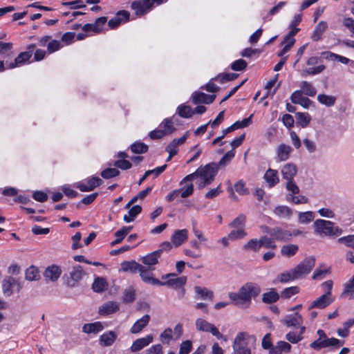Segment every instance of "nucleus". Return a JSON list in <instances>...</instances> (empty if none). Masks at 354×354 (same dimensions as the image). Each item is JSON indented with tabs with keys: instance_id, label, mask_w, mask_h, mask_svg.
I'll return each mask as SVG.
<instances>
[{
	"instance_id": "obj_34",
	"label": "nucleus",
	"mask_w": 354,
	"mask_h": 354,
	"mask_svg": "<svg viewBox=\"0 0 354 354\" xmlns=\"http://www.w3.org/2000/svg\"><path fill=\"white\" fill-rule=\"evenodd\" d=\"M107 287L108 283L102 277H97L92 284V289L95 292H102L107 289Z\"/></svg>"
},
{
	"instance_id": "obj_35",
	"label": "nucleus",
	"mask_w": 354,
	"mask_h": 354,
	"mask_svg": "<svg viewBox=\"0 0 354 354\" xmlns=\"http://www.w3.org/2000/svg\"><path fill=\"white\" fill-rule=\"evenodd\" d=\"M122 266V270L124 272H131V273H136L138 272L139 269L142 268V265L136 262L135 261H124L121 264Z\"/></svg>"
},
{
	"instance_id": "obj_28",
	"label": "nucleus",
	"mask_w": 354,
	"mask_h": 354,
	"mask_svg": "<svg viewBox=\"0 0 354 354\" xmlns=\"http://www.w3.org/2000/svg\"><path fill=\"white\" fill-rule=\"evenodd\" d=\"M30 57V52H22L15 59V61L13 62H10L8 64V68H13L19 66H21L26 62H28Z\"/></svg>"
},
{
	"instance_id": "obj_46",
	"label": "nucleus",
	"mask_w": 354,
	"mask_h": 354,
	"mask_svg": "<svg viewBox=\"0 0 354 354\" xmlns=\"http://www.w3.org/2000/svg\"><path fill=\"white\" fill-rule=\"evenodd\" d=\"M178 115L184 118H189L194 114V111L191 106L187 105H180L177 109Z\"/></svg>"
},
{
	"instance_id": "obj_21",
	"label": "nucleus",
	"mask_w": 354,
	"mask_h": 354,
	"mask_svg": "<svg viewBox=\"0 0 354 354\" xmlns=\"http://www.w3.org/2000/svg\"><path fill=\"white\" fill-rule=\"evenodd\" d=\"M282 322L288 327H297L302 324L303 318L299 313H295L293 315H286Z\"/></svg>"
},
{
	"instance_id": "obj_48",
	"label": "nucleus",
	"mask_w": 354,
	"mask_h": 354,
	"mask_svg": "<svg viewBox=\"0 0 354 354\" xmlns=\"http://www.w3.org/2000/svg\"><path fill=\"white\" fill-rule=\"evenodd\" d=\"M285 187L288 192L287 194H292V196L298 194L300 192L299 186L294 180H287Z\"/></svg>"
},
{
	"instance_id": "obj_52",
	"label": "nucleus",
	"mask_w": 354,
	"mask_h": 354,
	"mask_svg": "<svg viewBox=\"0 0 354 354\" xmlns=\"http://www.w3.org/2000/svg\"><path fill=\"white\" fill-rule=\"evenodd\" d=\"M246 217L244 214H239L234 221L229 225L231 227L243 228L245 225Z\"/></svg>"
},
{
	"instance_id": "obj_25",
	"label": "nucleus",
	"mask_w": 354,
	"mask_h": 354,
	"mask_svg": "<svg viewBox=\"0 0 354 354\" xmlns=\"http://www.w3.org/2000/svg\"><path fill=\"white\" fill-rule=\"evenodd\" d=\"M118 337V335L112 330H109L100 336L99 342L102 346H111Z\"/></svg>"
},
{
	"instance_id": "obj_1",
	"label": "nucleus",
	"mask_w": 354,
	"mask_h": 354,
	"mask_svg": "<svg viewBox=\"0 0 354 354\" xmlns=\"http://www.w3.org/2000/svg\"><path fill=\"white\" fill-rule=\"evenodd\" d=\"M261 292V288L256 283L248 282L242 286L237 292H229L228 297L236 306H250L252 298Z\"/></svg>"
},
{
	"instance_id": "obj_6",
	"label": "nucleus",
	"mask_w": 354,
	"mask_h": 354,
	"mask_svg": "<svg viewBox=\"0 0 354 354\" xmlns=\"http://www.w3.org/2000/svg\"><path fill=\"white\" fill-rule=\"evenodd\" d=\"M176 274L175 273H169L165 274L162 277V279H167L166 281L162 282L159 284V286H167L174 288H179L183 287L187 281V277L185 276L183 277H176Z\"/></svg>"
},
{
	"instance_id": "obj_38",
	"label": "nucleus",
	"mask_w": 354,
	"mask_h": 354,
	"mask_svg": "<svg viewBox=\"0 0 354 354\" xmlns=\"http://www.w3.org/2000/svg\"><path fill=\"white\" fill-rule=\"evenodd\" d=\"M296 120L298 125L305 128L309 124L311 118L308 113H297Z\"/></svg>"
},
{
	"instance_id": "obj_43",
	"label": "nucleus",
	"mask_w": 354,
	"mask_h": 354,
	"mask_svg": "<svg viewBox=\"0 0 354 354\" xmlns=\"http://www.w3.org/2000/svg\"><path fill=\"white\" fill-rule=\"evenodd\" d=\"M315 218V213L310 211L299 212L298 214V222L301 224H308Z\"/></svg>"
},
{
	"instance_id": "obj_31",
	"label": "nucleus",
	"mask_w": 354,
	"mask_h": 354,
	"mask_svg": "<svg viewBox=\"0 0 354 354\" xmlns=\"http://www.w3.org/2000/svg\"><path fill=\"white\" fill-rule=\"evenodd\" d=\"M15 285V279L12 277H6L2 281L3 293L8 297L12 294V287Z\"/></svg>"
},
{
	"instance_id": "obj_15",
	"label": "nucleus",
	"mask_w": 354,
	"mask_h": 354,
	"mask_svg": "<svg viewBox=\"0 0 354 354\" xmlns=\"http://www.w3.org/2000/svg\"><path fill=\"white\" fill-rule=\"evenodd\" d=\"M291 102L293 104H300L301 106L308 109L312 104V101L307 97H304L301 91L293 92L290 97Z\"/></svg>"
},
{
	"instance_id": "obj_24",
	"label": "nucleus",
	"mask_w": 354,
	"mask_h": 354,
	"mask_svg": "<svg viewBox=\"0 0 354 354\" xmlns=\"http://www.w3.org/2000/svg\"><path fill=\"white\" fill-rule=\"evenodd\" d=\"M129 13L126 10H120L117 13L116 17L111 19L109 21V26L112 28L118 27L122 21H127L129 18Z\"/></svg>"
},
{
	"instance_id": "obj_27",
	"label": "nucleus",
	"mask_w": 354,
	"mask_h": 354,
	"mask_svg": "<svg viewBox=\"0 0 354 354\" xmlns=\"http://www.w3.org/2000/svg\"><path fill=\"white\" fill-rule=\"evenodd\" d=\"M291 345L284 341H279L277 345L272 346L270 350V354H282V353H288L290 351Z\"/></svg>"
},
{
	"instance_id": "obj_41",
	"label": "nucleus",
	"mask_w": 354,
	"mask_h": 354,
	"mask_svg": "<svg viewBox=\"0 0 354 354\" xmlns=\"http://www.w3.org/2000/svg\"><path fill=\"white\" fill-rule=\"evenodd\" d=\"M279 299V294L274 290H271L268 292H265L262 295V301L266 304H272L278 301Z\"/></svg>"
},
{
	"instance_id": "obj_56",
	"label": "nucleus",
	"mask_w": 354,
	"mask_h": 354,
	"mask_svg": "<svg viewBox=\"0 0 354 354\" xmlns=\"http://www.w3.org/2000/svg\"><path fill=\"white\" fill-rule=\"evenodd\" d=\"M299 288L297 286H291L285 288L281 293V297L284 299L290 298L292 296L297 294Z\"/></svg>"
},
{
	"instance_id": "obj_54",
	"label": "nucleus",
	"mask_w": 354,
	"mask_h": 354,
	"mask_svg": "<svg viewBox=\"0 0 354 354\" xmlns=\"http://www.w3.org/2000/svg\"><path fill=\"white\" fill-rule=\"evenodd\" d=\"M159 127L165 132L166 135L171 133L174 130L173 122L169 118L165 119Z\"/></svg>"
},
{
	"instance_id": "obj_32",
	"label": "nucleus",
	"mask_w": 354,
	"mask_h": 354,
	"mask_svg": "<svg viewBox=\"0 0 354 354\" xmlns=\"http://www.w3.org/2000/svg\"><path fill=\"white\" fill-rule=\"evenodd\" d=\"M273 212L277 216L281 218L289 219L292 214V210L286 205L277 206Z\"/></svg>"
},
{
	"instance_id": "obj_33",
	"label": "nucleus",
	"mask_w": 354,
	"mask_h": 354,
	"mask_svg": "<svg viewBox=\"0 0 354 354\" xmlns=\"http://www.w3.org/2000/svg\"><path fill=\"white\" fill-rule=\"evenodd\" d=\"M354 274L352 278L349 279L346 283L344 285V290L342 292L341 297H349V299L354 298Z\"/></svg>"
},
{
	"instance_id": "obj_14",
	"label": "nucleus",
	"mask_w": 354,
	"mask_h": 354,
	"mask_svg": "<svg viewBox=\"0 0 354 354\" xmlns=\"http://www.w3.org/2000/svg\"><path fill=\"white\" fill-rule=\"evenodd\" d=\"M120 309V304L117 301H110L103 304L99 308V313L101 315H109L118 311Z\"/></svg>"
},
{
	"instance_id": "obj_62",
	"label": "nucleus",
	"mask_w": 354,
	"mask_h": 354,
	"mask_svg": "<svg viewBox=\"0 0 354 354\" xmlns=\"http://www.w3.org/2000/svg\"><path fill=\"white\" fill-rule=\"evenodd\" d=\"M246 66L247 62L242 59H237L231 64V68L236 71H243L246 68Z\"/></svg>"
},
{
	"instance_id": "obj_51",
	"label": "nucleus",
	"mask_w": 354,
	"mask_h": 354,
	"mask_svg": "<svg viewBox=\"0 0 354 354\" xmlns=\"http://www.w3.org/2000/svg\"><path fill=\"white\" fill-rule=\"evenodd\" d=\"M238 76L239 75L236 73H221L215 77V80L223 84L225 82L236 80Z\"/></svg>"
},
{
	"instance_id": "obj_57",
	"label": "nucleus",
	"mask_w": 354,
	"mask_h": 354,
	"mask_svg": "<svg viewBox=\"0 0 354 354\" xmlns=\"http://www.w3.org/2000/svg\"><path fill=\"white\" fill-rule=\"evenodd\" d=\"M344 342H341L338 339L332 337V338H325L324 339V348H327L329 346H333L335 348L339 347L343 345Z\"/></svg>"
},
{
	"instance_id": "obj_9",
	"label": "nucleus",
	"mask_w": 354,
	"mask_h": 354,
	"mask_svg": "<svg viewBox=\"0 0 354 354\" xmlns=\"http://www.w3.org/2000/svg\"><path fill=\"white\" fill-rule=\"evenodd\" d=\"M247 336L245 333H240L236 335L233 344L234 354H251L250 350L245 346Z\"/></svg>"
},
{
	"instance_id": "obj_50",
	"label": "nucleus",
	"mask_w": 354,
	"mask_h": 354,
	"mask_svg": "<svg viewBox=\"0 0 354 354\" xmlns=\"http://www.w3.org/2000/svg\"><path fill=\"white\" fill-rule=\"evenodd\" d=\"M261 247L260 239H250L247 243L243 245V249L245 250L258 251Z\"/></svg>"
},
{
	"instance_id": "obj_23",
	"label": "nucleus",
	"mask_w": 354,
	"mask_h": 354,
	"mask_svg": "<svg viewBox=\"0 0 354 354\" xmlns=\"http://www.w3.org/2000/svg\"><path fill=\"white\" fill-rule=\"evenodd\" d=\"M263 178L269 187H273L279 183L278 171L276 169H268L266 171Z\"/></svg>"
},
{
	"instance_id": "obj_37",
	"label": "nucleus",
	"mask_w": 354,
	"mask_h": 354,
	"mask_svg": "<svg viewBox=\"0 0 354 354\" xmlns=\"http://www.w3.org/2000/svg\"><path fill=\"white\" fill-rule=\"evenodd\" d=\"M40 278L39 270L33 266H30L26 270L25 279L28 281H37Z\"/></svg>"
},
{
	"instance_id": "obj_55",
	"label": "nucleus",
	"mask_w": 354,
	"mask_h": 354,
	"mask_svg": "<svg viewBox=\"0 0 354 354\" xmlns=\"http://www.w3.org/2000/svg\"><path fill=\"white\" fill-rule=\"evenodd\" d=\"M178 190H180V194L182 198H187L194 192V185L190 183L185 185L182 188L178 189Z\"/></svg>"
},
{
	"instance_id": "obj_16",
	"label": "nucleus",
	"mask_w": 354,
	"mask_h": 354,
	"mask_svg": "<svg viewBox=\"0 0 354 354\" xmlns=\"http://www.w3.org/2000/svg\"><path fill=\"white\" fill-rule=\"evenodd\" d=\"M215 97V95H207L203 92H194L192 94V102L194 104L201 103L210 104L214 102Z\"/></svg>"
},
{
	"instance_id": "obj_12",
	"label": "nucleus",
	"mask_w": 354,
	"mask_h": 354,
	"mask_svg": "<svg viewBox=\"0 0 354 354\" xmlns=\"http://www.w3.org/2000/svg\"><path fill=\"white\" fill-rule=\"evenodd\" d=\"M281 174L283 179L287 180H294L297 174V167L294 163H286L282 166Z\"/></svg>"
},
{
	"instance_id": "obj_44",
	"label": "nucleus",
	"mask_w": 354,
	"mask_h": 354,
	"mask_svg": "<svg viewBox=\"0 0 354 354\" xmlns=\"http://www.w3.org/2000/svg\"><path fill=\"white\" fill-rule=\"evenodd\" d=\"M301 93L313 97L316 94L315 88L308 82L303 81L300 84Z\"/></svg>"
},
{
	"instance_id": "obj_18",
	"label": "nucleus",
	"mask_w": 354,
	"mask_h": 354,
	"mask_svg": "<svg viewBox=\"0 0 354 354\" xmlns=\"http://www.w3.org/2000/svg\"><path fill=\"white\" fill-rule=\"evenodd\" d=\"M153 337L152 335H148L145 337L137 339L133 342L131 346L132 352H137L142 349L144 347L148 346L153 342Z\"/></svg>"
},
{
	"instance_id": "obj_39",
	"label": "nucleus",
	"mask_w": 354,
	"mask_h": 354,
	"mask_svg": "<svg viewBox=\"0 0 354 354\" xmlns=\"http://www.w3.org/2000/svg\"><path fill=\"white\" fill-rule=\"evenodd\" d=\"M318 102L326 106H333L336 102V97L333 95H328L326 94H319L317 96Z\"/></svg>"
},
{
	"instance_id": "obj_58",
	"label": "nucleus",
	"mask_w": 354,
	"mask_h": 354,
	"mask_svg": "<svg viewBox=\"0 0 354 354\" xmlns=\"http://www.w3.org/2000/svg\"><path fill=\"white\" fill-rule=\"evenodd\" d=\"M120 174V171L115 168H107L101 172V176L105 179L115 177Z\"/></svg>"
},
{
	"instance_id": "obj_30",
	"label": "nucleus",
	"mask_w": 354,
	"mask_h": 354,
	"mask_svg": "<svg viewBox=\"0 0 354 354\" xmlns=\"http://www.w3.org/2000/svg\"><path fill=\"white\" fill-rule=\"evenodd\" d=\"M328 28V24L324 21H321L318 23V24L316 26L312 36L311 39L314 41H317L321 39L322 34L325 32V30Z\"/></svg>"
},
{
	"instance_id": "obj_4",
	"label": "nucleus",
	"mask_w": 354,
	"mask_h": 354,
	"mask_svg": "<svg viewBox=\"0 0 354 354\" xmlns=\"http://www.w3.org/2000/svg\"><path fill=\"white\" fill-rule=\"evenodd\" d=\"M315 265V259L313 257H309L304 259L295 268H293L294 277L297 279L302 278L304 276L309 274Z\"/></svg>"
},
{
	"instance_id": "obj_53",
	"label": "nucleus",
	"mask_w": 354,
	"mask_h": 354,
	"mask_svg": "<svg viewBox=\"0 0 354 354\" xmlns=\"http://www.w3.org/2000/svg\"><path fill=\"white\" fill-rule=\"evenodd\" d=\"M274 241L275 240L272 236L268 237L267 236H263L260 239L261 247L263 246L266 248L275 249L277 248V245L275 244Z\"/></svg>"
},
{
	"instance_id": "obj_47",
	"label": "nucleus",
	"mask_w": 354,
	"mask_h": 354,
	"mask_svg": "<svg viewBox=\"0 0 354 354\" xmlns=\"http://www.w3.org/2000/svg\"><path fill=\"white\" fill-rule=\"evenodd\" d=\"M293 269L290 271H286L278 275L277 279L280 283H287L290 281L297 279V277H294Z\"/></svg>"
},
{
	"instance_id": "obj_19",
	"label": "nucleus",
	"mask_w": 354,
	"mask_h": 354,
	"mask_svg": "<svg viewBox=\"0 0 354 354\" xmlns=\"http://www.w3.org/2000/svg\"><path fill=\"white\" fill-rule=\"evenodd\" d=\"M62 274L61 268L55 265L48 266L44 272V277L46 279L51 281H56Z\"/></svg>"
},
{
	"instance_id": "obj_29",
	"label": "nucleus",
	"mask_w": 354,
	"mask_h": 354,
	"mask_svg": "<svg viewBox=\"0 0 354 354\" xmlns=\"http://www.w3.org/2000/svg\"><path fill=\"white\" fill-rule=\"evenodd\" d=\"M104 329V326L100 322L85 324L82 327V331L85 333L96 334Z\"/></svg>"
},
{
	"instance_id": "obj_10",
	"label": "nucleus",
	"mask_w": 354,
	"mask_h": 354,
	"mask_svg": "<svg viewBox=\"0 0 354 354\" xmlns=\"http://www.w3.org/2000/svg\"><path fill=\"white\" fill-rule=\"evenodd\" d=\"M153 270V268H147L142 266V268L139 269L138 272L140 273V276L144 282L152 285H159L161 283V281L153 277L152 271Z\"/></svg>"
},
{
	"instance_id": "obj_3",
	"label": "nucleus",
	"mask_w": 354,
	"mask_h": 354,
	"mask_svg": "<svg viewBox=\"0 0 354 354\" xmlns=\"http://www.w3.org/2000/svg\"><path fill=\"white\" fill-rule=\"evenodd\" d=\"M315 232L321 236L339 235L342 230L334 226V223L330 221L317 219L313 223Z\"/></svg>"
},
{
	"instance_id": "obj_22",
	"label": "nucleus",
	"mask_w": 354,
	"mask_h": 354,
	"mask_svg": "<svg viewBox=\"0 0 354 354\" xmlns=\"http://www.w3.org/2000/svg\"><path fill=\"white\" fill-rule=\"evenodd\" d=\"M161 256V250H156L141 258L143 264L148 266L149 268L156 265L158 263V259Z\"/></svg>"
},
{
	"instance_id": "obj_17",
	"label": "nucleus",
	"mask_w": 354,
	"mask_h": 354,
	"mask_svg": "<svg viewBox=\"0 0 354 354\" xmlns=\"http://www.w3.org/2000/svg\"><path fill=\"white\" fill-rule=\"evenodd\" d=\"M188 238V231L186 229L175 230L171 237V243L176 246L181 245Z\"/></svg>"
},
{
	"instance_id": "obj_60",
	"label": "nucleus",
	"mask_w": 354,
	"mask_h": 354,
	"mask_svg": "<svg viewBox=\"0 0 354 354\" xmlns=\"http://www.w3.org/2000/svg\"><path fill=\"white\" fill-rule=\"evenodd\" d=\"M171 339H172V330L170 328H166L160 335V340L163 344H169Z\"/></svg>"
},
{
	"instance_id": "obj_13",
	"label": "nucleus",
	"mask_w": 354,
	"mask_h": 354,
	"mask_svg": "<svg viewBox=\"0 0 354 354\" xmlns=\"http://www.w3.org/2000/svg\"><path fill=\"white\" fill-rule=\"evenodd\" d=\"M330 295V292H327L326 294L322 295L318 297L317 299L312 302L309 307V310H311L312 308L323 309L329 306L332 302Z\"/></svg>"
},
{
	"instance_id": "obj_40",
	"label": "nucleus",
	"mask_w": 354,
	"mask_h": 354,
	"mask_svg": "<svg viewBox=\"0 0 354 354\" xmlns=\"http://www.w3.org/2000/svg\"><path fill=\"white\" fill-rule=\"evenodd\" d=\"M195 292L200 296L203 299L212 300L214 298L213 292L208 290L206 288H202L201 286H195Z\"/></svg>"
},
{
	"instance_id": "obj_63",
	"label": "nucleus",
	"mask_w": 354,
	"mask_h": 354,
	"mask_svg": "<svg viewBox=\"0 0 354 354\" xmlns=\"http://www.w3.org/2000/svg\"><path fill=\"white\" fill-rule=\"evenodd\" d=\"M192 348V342L189 340L184 341L180 344L179 354H189Z\"/></svg>"
},
{
	"instance_id": "obj_7",
	"label": "nucleus",
	"mask_w": 354,
	"mask_h": 354,
	"mask_svg": "<svg viewBox=\"0 0 354 354\" xmlns=\"http://www.w3.org/2000/svg\"><path fill=\"white\" fill-rule=\"evenodd\" d=\"M266 232H267L270 236H272L274 240L279 241H290L292 236L290 231L281 229L276 227L270 228L265 227Z\"/></svg>"
},
{
	"instance_id": "obj_61",
	"label": "nucleus",
	"mask_w": 354,
	"mask_h": 354,
	"mask_svg": "<svg viewBox=\"0 0 354 354\" xmlns=\"http://www.w3.org/2000/svg\"><path fill=\"white\" fill-rule=\"evenodd\" d=\"M235 152L233 149L227 151L220 160L218 163V166H225L227 163H229L231 160L234 157Z\"/></svg>"
},
{
	"instance_id": "obj_11",
	"label": "nucleus",
	"mask_w": 354,
	"mask_h": 354,
	"mask_svg": "<svg viewBox=\"0 0 354 354\" xmlns=\"http://www.w3.org/2000/svg\"><path fill=\"white\" fill-rule=\"evenodd\" d=\"M103 183L102 180L98 177H92L87 180L86 184L79 183L77 188L81 192H90L93 190L96 187L100 186Z\"/></svg>"
},
{
	"instance_id": "obj_26",
	"label": "nucleus",
	"mask_w": 354,
	"mask_h": 354,
	"mask_svg": "<svg viewBox=\"0 0 354 354\" xmlns=\"http://www.w3.org/2000/svg\"><path fill=\"white\" fill-rule=\"evenodd\" d=\"M150 320V316L149 315H144L142 318L137 320L136 323L131 328L130 331L133 334L139 333L142 329L146 327Z\"/></svg>"
},
{
	"instance_id": "obj_45",
	"label": "nucleus",
	"mask_w": 354,
	"mask_h": 354,
	"mask_svg": "<svg viewBox=\"0 0 354 354\" xmlns=\"http://www.w3.org/2000/svg\"><path fill=\"white\" fill-rule=\"evenodd\" d=\"M286 199L288 202H290L293 204H305L308 202V199L305 196L299 195L295 196L293 195L292 196V194H286Z\"/></svg>"
},
{
	"instance_id": "obj_5",
	"label": "nucleus",
	"mask_w": 354,
	"mask_h": 354,
	"mask_svg": "<svg viewBox=\"0 0 354 354\" xmlns=\"http://www.w3.org/2000/svg\"><path fill=\"white\" fill-rule=\"evenodd\" d=\"M196 328L199 331L211 333L218 339H223L226 341V338L219 332L218 329L204 319L198 318L196 320Z\"/></svg>"
},
{
	"instance_id": "obj_8",
	"label": "nucleus",
	"mask_w": 354,
	"mask_h": 354,
	"mask_svg": "<svg viewBox=\"0 0 354 354\" xmlns=\"http://www.w3.org/2000/svg\"><path fill=\"white\" fill-rule=\"evenodd\" d=\"M85 274L86 273L81 266L77 265L74 266L72 270L69 272V276L66 278V286L68 287H75L83 278Z\"/></svg>"
},
{
	"instance_id": "obj_20",
	"label": "nucleus",
	"mask_w": 354,
	"mask_h": 354,
	"mask_svg": "<svg viewBox=\"0 0 354 354\" xmlns=\"http://www.w3.org/2000/svg\"><path fill=\"white\" fill-rule=\"evenodd\" d=\"M292 151V149L290 145L284 143L280 144L277 149V155L279 161H286L290 158Z\"/></svg>"
},
{
	"instance_id": "obj_59",
	"label": "nucleus",
	"mask_w": 354,
	"mask_h": 354,
	"mask_svg": "<svg viewBox=\"0 0 354 354\" xmlns=\"http://www.w3.org/2000/svg\"><path fill=\"white\" fill-rule=\"evenodd\" d=\"M229 237L230 238V240H236L240 239L243 237H245L247 234L245 232L243 228H237V230H234L230 232V233L228 234Z\"/></svg>"
},
{
	"instance_id": "obj_42",
	"label": "nucleus",
	"mask_w": 354,
	"mask_h": 354,
	"mask_svg": "<svg viewBox=\"0 0 354 354\" xmlns=\"http://www.w3.org/2000/svg\"><path fill=\"white\" fill-rule=\"evenodd\" d=\"M298 246L295 244H288L281 247V253L283 256L290 257L298 251Z\"/></svg>"
},
{
	"instance_id": "obj_2",
	"label": "nucleus",
	"mask_w": 354,
	"mask_h": 354,
	"mask_svg": "<svg viewBox=\"0 0 354 354\" xmlns=\"http://www.w3.org/2000/svg\"><path fill=\"white\" fill-rule=\"evenodd\" d=\"M214 165V164L212 163L198 167L194 173L183 178L179 183L180 185H183L185 183L191 182L196 178H199L198 185L200 189L211 184L216 173V169Z\"/></svg>"
},
{
	"instance_id": "obj_36",
	"label": "nucleus",
	"mask_w": 354,
	"mask_h": 354,
	"mask_svg": "<svg viewBox=\"0 0 354 354\" xmlns=\"http://www.w3.org/2000/svg\"><path fill=\"white\" fill-rule=\"evenodd\" d=\"M131 8L135 11V14L138 16H142L151 10L147 8L146 5L142 1V2L138 1L132 2Z\"/></svg>"
},
{
	"instance_id": "obj_49",
	"label": "nucleus",
	"mask_w": 354,
	"mask_h": 354,
	"mask_svg": "<svg viewBox=\"0 0 354 354\" xmlns=\"http://www.w3.org/2000/svg\"><path fill=\"white\" fill-rule=\"evenodd\" d=\"M131 150L134 153H144L148 150V146L141 142H136L131 145Z\"/></svg>"
},
{
	"instance_id": "obj_64",
	"label": "nucleus",
	"mask_w": 354,
	"mask_h": 354,
	"mask_svg": "<svg viewBox=\"0 0 354 354\" xmlns=\"http://www.w3.org/2000/svg\"><path fill=\"white\" fill-rule=\"evenodd\" d=\"M338 242L344 243L348 247L354 248V235H348L341 237L338 239Z\"/></svg>"
}]
</instances>
